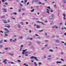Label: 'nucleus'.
I'll return each instance as SVG.
<instances>
[{
  "mask_svg": "<svg viewBox=\"0 0 66 66\" xmlns=\"http://www.w3.org/2000/svg\"><path fill=\"white\" fill-rule=\"evenodd\" d=\"M4 30L5 31H7L6 32H5V33H9L10 31V30H8L7 28H4Z\"/></svg>",
  "mask_w": 66,
  "mask_h": 66,
  "instance_id": "nucleus-1",
  "label": "nucleus"
},
{
  "mask_svg": "<svg viewBox=\"0 0 66 66\" xmlns=\"http://www.w3.org/2000/svg\"><path fill=\"white\" fill-rule=\"evenodd\" d=\"M62 15L63 16H64V17H63V19L64 20H65V19H66V17H66V15H65V14L63 13L62 14Z\"/></svg>",
  "mask_w": 66,
  "mask_h": 66,
  "instance_id": "nucleus-2",
  "label": "nucleus"
},
{
  "mask_svg": "<svg viewBox=\"0 0 66 66\" xmlns=\"http://www.w3.org/2000/svg\"><path fill=\"white\" fill-rule=\"evenodd\" d=\"M37 22V23H42V24L43 25H44V23L42 22H40L39 21H36Z\"/></svg>",
  "mask_w": 66,
  "mask_h": 66,
  "instance_id": "nucleus-3",
  "label": "nucleus"
},
{
  "mask_svg": "<svg viewBox=\"0 0 66 66\" xmlns=\"http://www.w3.org/2000/svg\"><path fill=\"white\" fill-rule=\"evenodd\" d=\"M2 10L4 12H6V10L4 8L2 9Z\"/></svg>",
  "mask_w": 66,
  "mask_h": 66,
  "instance_id": "nucleus-4",
  "label": "nucleus"
},
{
  "mask_svg": "<svg viewBox=\"0 0 66 66\" xmlns=\"http://www.w3.org/2000/svg\"><path fill=\"white\" fill-rule=\"evenodd\" d=\"M36 27L37 29H39L40 28V26L39 25H36Z\"/></svg>",
  "mask_w": 66,
  "mask_h": 66,
  "instance_id": "nucleus-5",
  "label": "nucleus"
},
{
  "mask_svg": "<svg viewBox=\"0 0 66 66\" xmlns=\"http://www.w3.org/2000/svg\"><path fill=\"white\" fill-rule=\"evenodd\" d=\"M17 27H18V28H21V27L20 26V24H18L17 26Z\"/></svg>",
  "mask_w": 66,
  "mask_h": 66,
  "instance_id": "nucleus-6",
  "label": "nucleus"
},
{
  "mask_svg": "<svg viewBox=\"0 0 66 66\" xmlns=\"http://www.w3.org/2000/svg\"><path fill=\"white\" fill-rule=\"evenodd\" d=\"M53 16H50L49 18L50 19H53Z\"/></svg>",
  "mask_w": 66,
  "mask_h": 66,
  "instance_id": "nucleus-7",
  "label": "nucleus"
},
{
  "mask_svg": "<svg viewBox=\"0 0 66 66\" xmlns=\"http://www.w3.org/2000/svg\"><path fill=\"white\" fill-rule=\"evenodd\" d=\"M23 37L22 36H20L19 37V39H22Z\"/></svg>",
  "mask_w": 66,
  "mask_h": 66,
  "instance_id": "nucleus-8",
  "label": "nucleus"
},
{
  "mask_svg": "<svg viewBox=\"0 0 66 66\" xmlns=\"http://www.w3.org/2000/svg\"><path fill=\"white\" fill-rule=\"evenodd\" d=\"M27 49H26L25 50H23V52H22V54H24V52H25V51H27Z\"/></svg>",
  "mask_w": 66,
  "mask_h": 66,
  "instance_id": "nucleus-9",
  "label": "nucleus"
},
{
  "mask_svg": "<svg viewBox=\"0 0 66 66\" xmlns=\"http://www.w3.org/2000/svg\"><path fill=\"white\" fill-rule=\"evenodd\" d=\"M43 16L44 17H46V16H47V14H43Z\"/></svg>",
  "mask_w": 66,
  "mask_h": 66,
  "instance_id": "nucleus-10",
  "label": "nucleus"
},
{
  "mask_svg": "<svg viewBox=\"0 0 66 66\" xmlns=\"http://www.w3.org/2000/svg\"><path fill=\"white\" fill-rule=\"evenodd\" d=\"M16 40H17V39H14V40H12V41H13V42H16Z\"/></svg>",
  "mask_w": 66,
  "mask_h": 66,
  "instance_id": "nucleus-11",
  "label": "nucleus"
},
{
  "mask_svg": "<svg viewBox=\"0 0 66 66\" xmlns=\"http://www.w3.org/2000/svg\"><path fill=\"white\" fill-rule=\"evenodd\" d=\"M8 36L7 34L6 33H5L4 36H5V37H6V36Z\"/></svg>",
  "mask_w": 66,
  "mask_h": 66,
  "instance_id": "nucleus-12",
  "label": "nucleus"
},
{
  "mask_svg": "<svg viewBox=\"0 0 66 66\" xmlns=\"http://www.w3.org/2000/svg\"><path fill=\"white\" fill-rule=\"evenodd\" d=\"M7 61V59H5L4 60V61H3V63H5L6 62V61Z\"/></svg>",
  "mask_w": 66,
  "mask_h": 66,
  "instance_id": "nucleus-13",
  "label": "nucleus"
},
{
  "mask_svg": "<svg viewBox=\"0 0 66 66\" xmlns=\"http://www.w3.org/2000/svg\"><path fill=\"white\" fill-rule=\"evenodd\" d=\"M9 54L10 55H11V56H13L14 55L13 54H12L11 53H9Z\"/></svg>",
  "mask_w": 66,
  "mask_h": 66,
  "instance_id": "nucleus-14",
  "label": "nucleus"
},
{
  "mask_svg": "<svg viewBox=\"0 0 66 66\" xmlns=\"http://www.w3.org/2000/svg\"><path fill=\"white\" fill-rule=\"evenodd\" d=\"M3 22L5 23H7V21H6L5 20H4Z\"/></svg>",
  "mask_w": 66,
  "mask_h": 66,
  "instance_id": "nucleus-15",
  "label": "nucleus"
},
{
  "mask_svg": "<svg viewBox=\"0 0 66 66\" xmlns=\"http://www.w3.org/2000/svg\"><path fill=\"white\" fill-rule=\"evenodd\" d=\"M34 63L35 64V66H37V63H36V62H34Z\"/></svg>",
  "mask_w": 66,
  "mask_h": 66,
  "instance_id": "nucleus-16",
  "label": "nucleus"
},
{
  "mask_svg": "<svg viewBox=\"0 0 66 66\" xmlns=\"http://www.w3.org/2000/svg\"><path fill=\"white\" fill-rule=\"evenodd\" d=\"M63 2L64 3H66V1L65 0H63Z\"/></svg>",
  "mask_w": 66,
  "mask_h": 66,
  "instance_id": "nucleus-17",
  "label": "nucleus"
},
{
  "mask_svg": "<svg viewBox=\"0 0 66 66\" xmlns=\"http://www.w3.org/2000/svg\"><path fill=\"white\" fill-rule=\"evenodd\" d=\"M61 63V62H60H60L57 61L56 62V64H58V63Z\"/></svg>",
  "mask_w": 66,
  "mask_h": 66,
  "instance_id": "nucleus-18",
  "label": "nucleus"
},
{
  "mask_svg": "<svg viewBox=\"0 0 66 66\" xmlns=\"http://www.w3.org/2000/svg\"><path fill=\"white\" fill-rule=\"evenodd\" d=\"M46 57H47L45 56V55H44L43 56L44 59H45V58H46Z\"/></svg>",
  "mask_w": 66,
  "mask_h": 66,
  "instance_id": "nucleus-19",
  "label": "nucleus"
},
{
  "mask_svg": "<svg viewBox=\"0 0 66 66\" xmlns=\"http://www.w3.org/2000/svg\"><path fill=\"white\" fill-rule=\"evenodd\" d=\"M33 58H34V56H32L30 58V59H33Z\"/></svg>",
  "mask_w": 66,
  "mask_h": 66,
  "instance_id": "nucleus-20",
  "label": "nucleus"
},
{
  "mask_svg": "<svg viewBox=\"0 0 66 66\" xmlns=\"http://www.w3.org/2000/svg\"><path fill=\"white\" fill-rule=\"evenodd\" d=\"M56 42H59V40H56L55 41Z\"/></svg>",
  "mask_w": 66,
  "mask_h": 66,
  "instance_id": "nucleus-21",
  "label": "nucleus"
},
{
  "mask_svg": "<svg viewBox=\"0 0 66 66\" xmlns=\"http://www.w3.org/2000/svg\"><path fill=\"white\" fill-rule=\"evenodd\" d=\"M5 49L6 50H8V48L7 47H6L5 48Z\"/></svg>",
  "mask_w": 66,
  "mask_h": 66,
  "instance_id": "nucleus-22",
  "label": "nucleus"
},
{
  "mask_svg": "<svg viewBox=\"0 0 66 66\" xmlns=\"http://www.w3.org/2000/svg\"><path fill=\"white\" fill-rule=\"evenodd\" d=\"M10 63L11 64H14V62H12V61L11 62H10Z\"/></svg>",
  "mask_w": 66,
  "mask_h": 66,
  "instance_id": "nucleus-23",
  "label": "nucleus"
},
{
  "mask_svg": "<svg viewBox=\"0 0 66 66\" xmlns=\"http://www.w3.org/2000/svg\"><path fill=\"white\" fill-rule=\"evenodd\" d=\"M20 24L22 25H23V23L22 22H20Z\"/></svg>",
  "mask_w": 66,
  "mask_h": 66,
  "instance_id": "nucleus-24",
  "label": "nucleus"
},
{
  "mask_svg": "<svg viewBox=\"0 0 66 66\" xmlns=\"http://www.w3.org/2000/svg\"><path fill=\"white\" fill-rule=\"evenodd\" d=\"M11 18L13 20H15V18H13V17H11Z\"/></svg>",
  "mask_w": 66,
  "mask_h": 66,
  "instance_id": "nucleus-25",
  "label": "nucleus"
},
{
  "mask_svg": "<svg viewBox=\"0 0 66 66\" xmlns=\"http://www.w3.org/2000/svg\"><path fill=\"white\" fill-rule=\"evenodd\" d=\"M21 9H19V12H21Z\"/></svg>",
  "mask_w": 66,
  "mask_h": 66,
  "instance_id": "nucleus-26",
  "label": "nucleus"
},
{
  "mask_svg": "<svg viewBox=\"0 0 66 66\" xmlns=\"http://www.w3.org/2000/svg\"><path fill=\"white\" fill-rule=\"evenodd\" d=\"M53 24H54V23L53 22H52L50 23V24L51 25Z\"/></svg>",
  "mask_w": 66,
  "mask_h": 66,
  "instance_id": "nucleus-27",
  "label": "nucleus"
},
{
  "mask_svg": "<svg viewBox=\"0 0 66 66\" xmlns=\"http://www.w3.org/2000/svg\"><path fill=\"white\" fill-rule=\"evenodd\" d=\"M43 29H42V30H39V32H43Z\"/></svg>",
  "mask_w": 66,
  "mask_h": 66,
  "instance_id": "nucleus-28",
  "label": "nucleus"
},
{
  "mask_svg": "<svg viewBox=\"0 0 66 66\" xmlns=\"http://www.w3.org/2000/svg\"><path fill=\"white\" fill-rule=\"evenodd\" d=\"M23 45H22L21 46V48H22V47H23Z\"/></svg>",
  "mask_w": 66,
  "mask_h": 66,
  "instance_id": "nucleus-29",
  "label": "nucleus"
},
{
  "mask_svg": "<svg viewBox=\"0 0 66 66\" xmlns=\"http://www.w3.org/2000/svg\"><path fill=\"white\" fill-rule=\"evenodd\" d=\"M37 57L34 56V59H35V60H36V59H37Z\"/></svg>",
  "mask_w": 66,
  "mask_h": 66,
  "instance_id": "nucleus-30",
  "label": "nucleus"
},
{
  "mask_svg": "<svg viewBox=\"0 0 66 66\" xmlns=\"http://www.w3.org/2000/svg\"><path fill=\"white\" fill-rule=\"evenodd\" d=\"M50 51H51V52H53V51L52 50H50Z\"/></svg>",
  "mask_w": 66,
  "mask_h": 66,
  "instance_id": "nucleus-31",
  "label": "nucleus"
},
{
  "mask_svg": "<svg viewBox=\"0 0 66 66\" xmlns=\"http://www.w3.org/2000/svg\"><path fill=\"white\" fill-rule=\"evenodd\" d=\"M5 15H3L2 16V18H5Z\"/></svg>",
  "mask_w": 66,
  "mask_h": 66,
  "instance_id": "nucleus-32",
  "label": "nucleus"
},
{
  "mask_svg": "<svg viewBox=\"0 0 66 66\" xmlns=\"http://www.w3.org/2000/svg\"><path fill=\"white\" fill-rule=\"evenodd\" d=\"M13 14H14V15H17V13L16 12L13 13Z\"/></svg>",
  "mask_w": 66,
  "mask_h": 66,
  "instance_id": "nucleus-33",
  "label": "nucleus"
},
{
  "mask_svg": "<svg viewBox=\"0 0 66 66\" xmlns=\"http://www.w3.org/2000/svg\"><path fill=\"white\" fill-rule=\"evenodd\" d=\"M20 6H22V5L21 4V3H20Z\"/></svg>",
  "mask_w": 66,
  "mask_h": 66,
  "instance_id": "nucleus-34",
  "label": "nucleus"
},
{
  "mask_svg": "<svg viewBox=\"0 0 66 66\" xmlns=\"http://www.w3.org/2000/svg\"><path fill=\"white\" fill-rule=\"evenodd\" d=\"M10 27H11V26H7V28H10Z\"/></svg>",
  "mask_w": 66,
  "mask_h": 66,
  "instance_id": "nucleus-35",
  "label": "nucleus"
},
{
  "mask_svg": "<svg viewBox=\"0 0 66 66\" xmlns=\"http://www.w3.org/2000/svg\"><path fill=\"white\" fill-rule=\"evenodd\" d=\"M34 11V9H32V10L31 11V12H33V11Z\"/></svg>",
  "mask_w": 66,
  "mask_h": 66,
  "instance_id": "nucleus-36",
  "label": "nucleus"
},
{
  "mask_svg": "<svg viewBox=\"0 0 66 66\" xmlns=\"http://www.w3.org/2000/svg\"><path fill=\"white\" fill-rule=\"evenodd\" d=\"M27 1H28V0H25V1H24L25 3H26V2H27Z\"/></svg>",
  "mask_w": 66,
  "mask_h": 66,
  "instance_id": "nucleus-37",
  "label": "nucleus"
},
{
  "mask_svg": "<svg viewBox=\"0 0 66 66\" xmlns=\"http://www.w3.org/2000/svg\"><path fill=\"white\" fill-rule=\"evenodd\" d=\"M61 54H62V55H63V52H61Z\"/></svg>",
  "mask_w": 66,
  "mask_h": 66,
  "instance_id": "nucleus-38",
  "label": "nucleus"
},
{
  "mask_svg": "<svg viewBox=\"0 0 66 66\" xmlns=\"http://www.w3.org/2000/svg\"><path fill=\"white\" fill-rule=\"evenodd\" d=\"M27 53L28 54H30V53H31V52H27Z\"/></svg>",
  "mask_w": 66,
  "mask_h": 66,
  "instance_id": "nucleus-39",
  "label": "nucleus"
},
{
  "mask_svg": "<svg viewBox=\"0 0 66 66\" xmlns=\"http://www.w3.org/2000/svg\"><path fill=\"white\" fill-rule=\"evenodd\" d=\"M39 65H42V63H41L40 62H39Z\"/></svg>",
  "mask_w": 66,
  "mask_h": 66,
  "instance_id": "nucleus-40",
  "label": "nucleus"
},
{
  "mask_svg": "<svg viewBox=\"0 0 66 66\" xmlns=\"http://www.w3.org/2000/svg\"><path fill=\"white\" fill-rule=\"evenodd\" d=\"M0 47H3V45H0Z\"/></svg>",
  "mask_w": 66,
  "mask_h": 66,
  "instance_id": "nucleus-41",
  "label": "nucleus"
},
{
  "mask_svg": "<svg viewBox=\"0 0 66 66\" xmlns=\"http://www.w3.org/2000/svg\"><path fill=\"white\" fill-rule=\"evenodd\" d=\"M45 47H42V50H44V49H45Z\"/></svg>",
  "mask_w": 66,
  "mask_h": 66,
  "instance_id": "nucleus-42",
  "label": "nucleus"
},
{
  "mask_svg": "<svg viewBox=\"0 0 66 66\" xmlns=\"http://www.w3.org/2000/svg\"><path fill=\"white\" fill-rule=\"evenodd\" d=\"M4 4H5V5H7V4H8L7 3H4Z\"/></svg>",
  "mask_w": 66,
  "mask_h": 66,
  "instance_id": "nucleus-43",
  "label": "nucleus"
},
{
  "mask_svg": "<svg viewBox=\"0 0 66 66\" xmlns=\"http://www.w3.org/2000/svg\"><path fill=\"white\" fill-rule=\"evenodd\" d=\"M49 37V36H46V38H48V37Z\"/></svg>",
  "mask_w": 66,
  "mask_h": 66,
  "instance_id": "nucleus-44",
  "label": "nucleus"
},
{
  "mask_svg": "<svg viewBox=\"0 0 66 66\" xmlns=\"http://www.w3.org/2000/svg\"><path fill=\"white\" fill-rule=\"evenodd\" d=\"M56 37L57 38L59 37V35L56 36Z\"/></svg>",
  "mask_w": 66,
  "mask_h": 66,
  "instance_id": "nucleus-45",
  "label": "nucleus"
},
{
  "mask_svg": "<svg viewBox=\"0 0 66 66\" xmlns=\"http://www.w3.org/2000/svg\"><path fill=\"white\" fill-rule=\"evenodd\" d=\"M47 60H51V58H48L47 59Z\"/></svg>",
  "mask_w": 66,
  "mask_h": 66,
  "instance_id": "nucleus-46",
  "label": "nucleus"
},
{
  "mask_svg": "<svg viewBox=\"0 0 66 66\" xmlns=\"http://www.w3.org/2000/svg\"><path fill=\"white\" fill-rule=\"evenodd\" d=\"M18 62H20L21 61L20 60H17Z\"/></svg>",
  "mask_w": 66,
  "mask_h": 66,
  "instance_id": "nucleus-47",
  "label": "nucleus"
},
{
  "mask_svg": "<svg viewBox=\"0 0 66 66\" xmlns=\"http://www.w3.org/2000/svg\"><path fill=\"white\" fill-rule=\"evenodd\" d=\"M35 36H38V35H37L36 34H35Z\"/></svg>",
  "mask_w": 66,
  "mask_h": 66,
  "instance_id": "nucleus-48",
  "label": "nucleus"
},
{
  "mask_svg": "<svg viewBox=\"0 0 66 66\" xmlns=\"http://www.w3.org/2000/svg\"><path fill=\"white\" fill-rule=\"evenodd\" d=\"M46 11H50V10L48 9H46Z\"/></svg>",
  "mask_w": 66,
  "mask_h": 66,
  "instance_id": "nucleus-49",
  "label": "nucleus"
},
{
  "mask_svg": "<svg viewBox=\"0 0 66 66\" xmlns=\"http://www.w3.org/2000/svg\"><path fill=\"white\" fill-rule=\"evenodd\" d=\"M12 39H10V41L11 42H12Z\"/></svg>",
  "mask_w": 66,
  "mask_h": 66,
  "instance_id": "nucleus-50",
  "label": "nucleus"
},
{
  "mask_svg": "<svg viewBox=\"0 0 66 66\" xmlns=\"http://www.w3.org/2000/svg\"><path fill=\"white\" fill-rule=\"evenodd\" d=\"M36 9H38V6H36Z\"/></svg>",
  "mask_w": 66,
  "mask_h": 66,
  "instance_id": "nucleus-51",
  "label": "nucleus"
},
{
  "mask_svg": "<svg viewBox=\"0 0 66 66\" xmlns=\"http://www.w3.org/2000/svg\"><path fill=\"white\" fill-rule=\"evenodd\" d=\"M4 42H7V41L6 40H4Z\"/></svg>",
  "mask_w": 66,
  "mask_h": 66,
  "instance_id": "nucleus-52",
  "label": "nucleus"
},
{
  "mask_svg": "<svg viewBox=\"0 0 66 66\" xmlns=\"http://www.w3.org/2000/svg\"><path fill=\"white\" fill-rule=\"evenodd\" d=\"M24 54H26V53H28V52H25Z\"/></svg>",
  "mask_w": 66,
  "mask_h": 66,
  "instance_id": "nucleus-53",
  "label": "nucleus"
},
{
  "mask_svg": "<svg viewBox=\"0 0 66 66\" xmlns=\"http://www.w3.org/2000/svg\"><path fill=\"white\" fill-rule=\"evenodd\" d=\"M33 7H31L30 8V9H31V10H32L33 9Z\"/></svg>",
  "mask_w": 66,
  "mask_h": 66,
  "instance_id": "nucleus-54",
  "label": "nucleus"
},
{
  "mask_svg": "<svg viewBox=\"0 0 66 66\" xmlns=\"http://www.w3.org/2000/svg\"><path fill=\"white\" fill-rule=\"evenodd\" d=\"M34 1H36V2H37V1H38V0H34Z\"/></svg>",
  "mask_w": 66,
  "mask_h": 66,
  "instance_id": "nucleus-55",
  "label": "nucleus"
},
{
  "mask_svg": "<svg viewBox=\"0 0 66 66\" xmlns=\"http://www.w3.org/2000/svg\"><path fill=\"white\" fill-rule=\"evenodd\" d=\"M45 41L46 42H48V40H45Z\"/></svg>",
  "mask_w": 66,
  "mask_h": 66,
  "instance_id": "nucleus-56",
  "label": "nucleus"
},
{
  "mask_svg": "<svg viewBox=\"0 0 66 66\" xmlns=\"http://www.w3.org/2000/svg\"><path fill=\"white\" fill-rule=\"evenodd\" d=\"M31 30H30L29 31V33H31Z\"/></svg>",
  "mask_w": 66,
  "mask_h": 66,
  "instance_id": "nucleus-57",
  "label": "nucleus"
},
{
  "mask_svg": "<svg viewBox=\"0 0 66 66\" xmlns=\"http://www.w3.org/2000/svg\"><path fill=\"white\" fill-rule=\"evenodd\" d=\"M13 36H14V37H16V36L15 35H14Z\"/></svg>",
  "mask_w": 66,
  "mask_h": 66,
  "instance_id": "nucleus-58",
  "label": "nucleus"
},
{
  "mask_svg": "<svg viewBox=\"0 0 66 66\" xmlns=\"http://www.w3.org/2000/svg\"><path fill=\"white\" fill-rule=\"evenodd\" d=\"M2 42V41L0 40V43H1Z\"/></svg>",
  "mask_w": 66,
  "mask_h": 66,
  "instance_id": "nucleus-59",
  "label": "nucleus"
},
{
  "mask_svg": "<svg viewBox=\"0 0 66 66\" xmlns=\"http://www.w3.org/2000/svg\"><path fill=\"white\" fill-rule=\"evenodd\" d=\"M49 9H50V7L48 6L47 7Z\"/></svg>",
  "mask_w": 66,
  "mask_h": 66,
  "instance_id": "nucleus-60",
  "label": "nucleus"
},
{
  "mask_svg": "<svg viewBox=\"0 0 66 66\" xmlns=\"http://www.w3.org/2000/svg\"><path fill=\"white\" fill-rule=\"evenodd\" d=\"M22 15L23 16V15H24V13H22Z\"/></svg>",
  "mask_w": 66,
  "mask_h": 66,
  "instance_id": "nucleus-61",
  "label": "nucleus"
},
{
  "mask_svg": "<svg viewBox=\"0 0 66 66\" xmlns=\"http://www.w3.org/2000/svg\"><path fill=\"white\" fill-rule=\"evenodd\" d=\"M28 55V54H26L25 55V56H27Z\"/></svg>",
  "mask_w": 66,
  "mask_h": 66,
  "instance_id": "nucleus-62",
  "label": "nucleus"
},
{
  "mask_svg": "<svg viewBox=\"0 0 66 66\" xmlns=\"http://www.w3.org/2000/svg\"><path fill=\"white\" fill-rule=\"evenodd\" d=\"M51 12H53V10H51L50 11Z\"/></svg>",
  "mask_w": 66,
  "mask_h": 66,
  "instance_id": "nucleus-63",
  "label": "nucleus"
},
{
  "mask_svg": "<svg viewBox=\"0 0 66 66\" xmlns=\"http://www.w3.org/2000/svg\"><path fill=\"white\" fill-rule=\"evenodd\" d=\"M65 23L64 24L65 25H66V21H65Z\"/></svg>",
  "mask_w": 66,
  "mask_h": 66,
  "instance_id": "nucleus-64",
  "label": "nucleus"
}]
</instances>
